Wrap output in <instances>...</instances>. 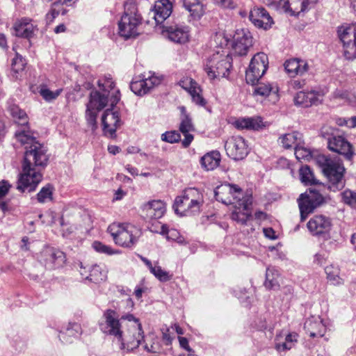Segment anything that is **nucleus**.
I'll return each instance as SVG.
<instances>
[{"label":"nucleus","mask_w":356,"mask_h":356,"mask_svg":"<svg viewBox=\"0 0 356 356\" xmlns=\"http://www.w3.org/2000/svg\"><path fill=\"white\" fill-rule=\"evenodd\" d=\"M320 94L316 91H300L294 97V102L296 105L303 107H309L313 104H317L319 102Z\"/></svg>","instance_id":"obj_27"},{"label":"nucleus","mask_w":356,"mask_h":356,"mask_svg":"<svg viewBox=\"0 0 356 356\" xmlns=\"http://www.w3.org/2000/svg\"><path fill=\"white\" fill-rule=\"evenodd\" d=\"M309 65L306 60L293 58L284 63V68L291 76H302L309 70Z\"/></svg>","instance_id":"obj_25"},{"label":"nucleus","mask_w":356,"mask_h":356,"mask_svg":"<svg viewBox=\"0 0 356 356\" xmlns=\"http://www.w3.org/2000/svg\"><path fill=\"white\" fill-rule=\"evenodd\" d=\"M337 35L343 44L345 58L356 59V26L342 25L338 27Z\"/></svg>","instance_id":"obj_10"},{"label":"nucleus","mask_w":356,"mask_h":356,"mask_svg":"<svg viewBox=\"0 0 356 356\" xmlns=\"http://www.w3.org/2000/svg\"><path fill=\"white\" fill-rule=\"evenodd\" d=\"M179 341L180 346L184 348V349H186L187 350V353L189 352V350H193L188 346V341L186 338L182 337H179Z\"/></svg>","instance_id":"obj_62"},{"label":"nucleus","mask_w":356,"mask_h":356,"mask_svg":"<svg viewBox=\"0 0 356 356\" xmlns=\"http://www.w3.org/2000/svg\"><path fill=\"white\" fill-rule=\"evenodd\" d=\"M257 83L256 87L254 88V93L257 95L260 96H268L272 88L269 84H266L263 83H258V81L256 83Z\"/></svg>","instance_id":"obj_53"},{"label":"nucleus","mask_w":356,"mask_h":356,"mask_svg":"<svg viewBox=\"0 0 356 356\" xmlns=\"http://www.w3.org/2000/svg\"><path fill=\"white\" fill-rule=\"evenodd\" d=\"M179 1L193 19H198L204 15V8L201 0H179Z\"/></svg>","instance_id":"obj_29"},{"label":"nucleus","mask_w":356,"mask_h":356,"mask_svg":"<svg viewBox=\"0 0 356 356\" xmlns=\"http://www.w3.org/2000/svg\"><path fill=\"white\" fill-rule=\"evenodd\" d=\"M81 332L79 324L69 323L65 328V331H61L59 334L60 340L63 343H70L72 337H76Z\"/></svg>","instance_id":"obj_35"},{"label":"nucleus","mask_w":356,"mask_h":356,"mask_svg":"<svg viewBox=\"0 0 356 356\" xmlns=\"http://www.w3.org/2000/svg\"><path fill=\"white\" fill-rule=\"evenodd\" d=\"M161 83V80L156 76H149L140 80L133 81L130 84V88L137 95L147 94L154 86Z\"/></svg>","instance_id":"obj_22"},{"label":"nucleus","mask_w":356,"mask_h":356,"mask_svg":"<svg viewBox=\"0 0 356 356\" xmlns=\"http://www.w3.org/2000/svg\"><path fill=\"white\" fill-rule=\"evenodd\" d=\"M325 272L327 279L334 284H339L342 282V280L339 277V269L338 267L330 265L325 267Z\"/></svg>","instance_id":"obj_42"},{"label":"nucleus","mask_w":356,"mask_h":356,"mask_svg":"<svg viewBox=\"0 0 356 356\" xmlns=\"http://www.w3.org/2000/svg\"><path fill=\"white\" fill-rule=\"evenodd\" d=\"M317 161L328 180L327 188L332 191L341 190L345 186V168L343 164L338 160L325 156H319Z\"/></svg>","instance_id":"obj_4"},{"label":"nucleus","mask_w":356,"mask_h":356,"mask_svg":"<svg viewBox=\"0 0 356 356\" xmlns=\"http://www.w3.org/2000/svg\"><path fill=\"white\" fill-rule=\"evenodd\" d=\"M318 0H291L289 1V9L283 10L286 13L291 12V15H296L300 13L307 11L312 8Z\"/></svg>","instance_id":"obj_28"},{"label":"nucleus","mask_w":356,"mask_h":356,"mask_svg":"<svg viewBox=\"0 0 356 356\" xmlns=\"http://www.w3.org/2000/svg\"><path fill=\"white\" fill-rule=\"evenodd\" d=\"M63 4H62V1L60 2H54L51 5V8L50 12L47 14L46 18L47 20L49 22H53V20L59 15L61 14L63 15H65L67 13V10L63 8Z\"/></svg>","instance_id":"obj_41"},{"label":"nucleus","mask_w":356,"mask_h":356,"mask_svg":"<svg viewBox=\"0 0 356 356\" xmlns=\"http://www.w3.org/2000/svg\"><path fill=\"white\" fill-rule=\"evenodd\" d=\"M186 202V197L184 194L176 197L173 204V209L176 213L179 214L180 216L189 215V211L188 209H187V204Z\"/></svg>","instance_id":"obj_39"},{"label":"nucleus","mask_w":356,"mask_h":356,"mask_svg":"<svg viewBox=\"0 0 356 356\" xmlns=\"http://www.w3.org/2000/svg\"><path fill=\"white\" fill-rule=\"evenodd\" d=\"M325 261H326V256H325V253L318 252L314 255V264L319 265V266H322L325 263Z\"/></svg>","instance_id":"obj_60"},{"label":"nucleus","mask_w":356,"mask_h":356,"mask_svg":"<svg viewBox=\"0 0 356 356\" xmlns=\"http://www.w3.org/2000/svg\"><path fill=\"white\" fill-rule=\"evenodd\" d=\"M179 109L181 113L179 131L184 136V139L181 143L184 147H188L193 140V136L190 134V132L194 131V126L192 123L191 118L186 113V108L181 106Z\"/></svg>","instance_id":"obj_21"},{"label":"nucleus","mask_w":356,"mask_h":356,"mask_svg":"<svg viewBox=\"0 0 356 356\" xmlns=\"http://www.w3.org/2000/svg\"><path fill=\"white\" fill-rule=\"evenodd\" d=\"M120 91L117 90L115 93H113L110 97L111 106L113 107L120 101Z\"/></svg>","instance_id":"obj_61"},{"label":"nucleus","mask_w":356,"mask_h":356,"mask_svg":"<svg viewBox=\"0 0 356 356\" xmlns=\"http://www.w3.org/2000/svg\"><path fill=\"white\" fill-rule=\"evenodd\" d=\"M10 184L6 181L2 180L0 181V200H1L8 192Z\"/></svg>","instance_id":"obj_58"},{"label":"nucleus","mask_w":356,"mask_h":356,"mask_svg":"<svg viewBox=\"0 0 356 356\" xmlns=\"http://www.w3.org/2000/svg\"><path fill=\"white\" fill-rule=\"evenodd\" d=\"M321 136L327 140V147L330 151L351 159L353 155L352 145L345 138L335 135L333 129L328 127L322 128Z\"/></svg>","instance_id":"obj_8"},{"label":"nucleus","mask_w":356,"mask_h":356,"mask_svg":"<svg viewBox=\"0 0 356 356\" xmlns=\"http://www.w3.org/2000/svg\"><path fill=\"white\" fill-rule=\"evenodd\" d=\"M309 188L305 193H302L298 199L300 212V220L304 221L307 216L325 202V197L322 193L325 188Z\"/></svg>","instance_id":"obj_7"},{"label":"nucleus","mask_w":356,"mask_h":356,"mask_svg":"<svg viewBox=\"0 0 356 356\" xmlns=\"http://www.w3.org/2000/svg\"><path fill=\"white\" fill-rule=\"evenodd\" d=\"M248 207H250V206ZM236 208H238L239 211L235 210L232 213V219L242 225L245 224L248 218L250 217V213L248 212L249 208H248L247 210H244L243 207H240L238 204Z\"/></svg>","instance_id":"obj_40"},{"label":"nucleus","mask_w":356,"mask_h":356,"mask_svg":"<svg viewBox=\"0 0 356 356\" xmlns=\"http://www.w3.org/2000/svg\"><path fill=\"white\" fill-rule=\"evenodd\" d=\"M25 60L22 56L16 54L15 57L12 60L11 69L15 73H19L24 70L26 65Z\"/></svg>","instance_id":"obj_47"},{"label":"nucleus","mask_w":356,"mask_h":356,"mask_svg":"<svg viewBox=\"0 0 356 356\" xmlns=\"http://www.w3.org/2000/svg\"><path fill=\"white\" fill-rule=\"evenodd\" d=\"M300 137V134L298 132L285 134L280 137L279 143L284 148L291 149L298 145L297 140Z\"/></svg>","instance_id":"obj_38"},{"label":"nucleus","mask_w":356,"mask_h":356,"mask_svg":"<svg viewBox=\"0 0 356 356\" xmlns=\"http://www.w3.org/2000/svg\"><path fill=\"white\" fill-rule=\"evenodd\" d=\"M37 199L40 203L51 200L52 199V186L48 184L42 187L37 195Z\"/></svg>","instance_id":"obj_44"},{"label":"nucleus","mask_w":356,"mask_h":356,"mask_svg":"<svg viewBox=\"0 0 356 356\" xmlns=\"http://www.w3.org/2000/svg\"><path fill=\"white\" fill-rule=\"evenodd\" d=\"M44 265L47 268L54 269L61 268L66 261L63 252L53 248H47L41 252Z\"/></svg>","instance_id":"obj_16"},{"label":"nucleus","mask_w":356,"mask_h":356,"mask_svg":"<svg viewBox=\"0 0 356 356\" xmlns=\"http://www.w3.org/2000/svg\"><path fill=\"white\" fill-rule=\"evenodd\" d=\"M15 34L17 37L29 38L33 33V26L28 19H22L14 26Z\"/></svg>","instance_id":"obj_33"},{"label":"nucleus","mask_w":356,"mask_h":356,"mask_svg":"<svg viewBox=\"0 0 356 356\" xmlns=\"http://www.w3.org/2000/svg\"><path fill=\"white\" fill-rule=\"evenodd\" d=\"M183 194L186 198L204 203V197L200 190L195 188H189L184 191Z\"/></svg>","instance_id":"obj_43"},{"label":"nucleus","mask_w":356,"mask_h":356,"mask_svg":"<svg viewBox=\"0 0 356 356\" xmlns=\"http://www.w3.org/2000/svg\"><path fill=\"white\" fill-rule=\"evenodd\" d=\"M227 154L234 160L243 159L248 154V145L240 136L229 138L225 143Z\"/></svg>","instance_id":"obj_13"},{"label":"nucleus","mask_w":356,"mask_h":356,"mask_svg":"<svg viewBox=\"0 0 356 356\" xmlns=\"http://www.w3.org/2000/svg\"><path fill=\"white\" fill-rule=\"evenodd\" d=\"M116 244L124 247H131L136 241L134 232L136 229L131 225L113 224L108 228Z\"/></svg>","instance_id":"obj_12"},{"label":"nucleus","mask_w":356,"mask_h":356,"mask_svg":"<svg viewBox=\"0 0 356 356\" xmlns=\"http://www.w3.org/2000/svg\"><path fill=\"white\" fill-rule=\"evenodd\" d=\"M334 96L335 98L340 99L344 101V102H347L348 104H353L355 96L346 91H341V90H337L334 93Z\"/></svg>","instance_id":"obj_57"},{"label":"nucleus","mask_w":356,"mask_h":356,"mask_svg":"<svg viewBox=\"0 0 356 356\" xmlns=\"http://www.w3.org/2000/svg\"><path fill=\"white\" fill-rule=\"evenodd\" d=\"M165 211V203L160 200L149 201L143 206V211L149 219L161 218Z\"/></svg>","instance_id":"obj_23"},{"label":"nucleus","mask_w":356,"mask_h":356,"mask_svg":"<svg viewBox=\"0 0 356 356\" xmlns=\"http://www.w3.org/2000/svg\"><path fill=\"white\" fill-rule=\"evenodd\" d=\"M161 282H167L171 280L172 275L163 270L160 266H154L150 271Z\"/></svg>","instance_id":"obj_48"},{"label":"nucleus","mask_w":356,"mask_h":356,"mask_svg":"<svg viewBox=\"0 0 356 356\" xmlns=\"http://www.w3.org/2000/svg\"><path fill=\"white\" fill-rule=\"evenodd\" d=\"M186 203L187 204V209H188L189 215L198 213L200 211V208L203 205V203L199 202L195 200H192L186 198Z\"/></svg>","instance_id":"obj_55"},{"label":"nucleus","mask_w":356,"mask_h":356,"mask_svg":"<svg viewBox=\"0 0 356 356\" xmlns=\"http://www.w3.org/2000/svg\"><path fill=\"white\" fill-rule=\"evenodd\" d=\"M17 140L25 146L22 172L20 174L17 189L21 192L26 190L33 191L42 181L40 168L48 163L47 149L36 140L29 130L24 129L15 133Z\"/></svg>","instance_id":"obj_2"},{"label":"nucleus","mask_w":356,"mask_h":356,"mask_svg":"<svg viewBox=\"0 0 356 356\" xmlns=\"http://www.w3.org/2000/svg\"><path fill=\"white\" fill-rule=\"evenodd\" d=\"M235 126L236 128L241 129L259 130L264 125L261 118L257 117L239 118L235 122Z\"/></svg>","instance_id":"obj_31"},{"label":"nucleus","mask_w":356,"mask_h":356,"mask_svg":"<svg viewBox=\"0 0 356 356\" xmlns=\"http://www.w3.org/2000/svg\"><path fill=\"white\" fill-rule=\"evenodd\" d=\"M304 82L300 80H294L291 82V86L294 89H299L302 87Z\"/></svg>","instance_id":"obj_64"},{"label":"nucleus","mask_w":356,"mask_h":356,"mask_svg":"<svg viewBox=\"0 0 356 356\" xmlns=\"http://www.w3.org/2000/svg\"><path fill=\"white\" fill-rule=\"evenodd\" d=\"M341 195L343 203L351 207L356 206V192L347 189L342 192Z\"/></svg>","instance_id":"obj_45"},{"label":"nucleus","mask_w":356,"mask_h":356,"mask_svg":"<svg viewBox=\"0 0 356 356\" xmlns=\"http://www.w3.org/2000/svg\"><path fill=\"white\" fill-rule=\"evenodd\" d=\"M280 274L277 270L273 267H269L266 269V280L264 286L268 289H277L280 286L279 283Z\"/></svg>","instance_id":"obj_36"},{"label":"nucleus","mask_w":356,"mask_h":356,"mask_svg":"<svg viewBox=\"0 0 356 356\" xmlns=\"http://www.w3.org/2000/svg\"><path fill=\"white\" fill-rule=\"evenodd\" d=\"M142 24V17L138 12L134 0H127L124 3V11L118 22V33L120 36L127 39L139 34V27Z\"/></svg>","instance_id":"obj_5"},{"label":"nucleus","mask_w":356,"mask_h":356,"mask_svg":"<svg viewBox=\"0 0 356 356\" xmlns=\"http://www.w3.org/2000/svg\"><path fill=\"white\" fill-rule=\"evenodd\" d=\"M284 336L281 334H277L275 339V348L278 351H284L292 348L298 341V334L296 332L284 335V341H282Z\"/></svg>","instance_id":"obj_30"},{"label":"nucleus","mask_w":356,"mask_h":356,"mask_svg":"<svg viewBox=\"0 0 356 356\" xmlns=\"http://www.w3.org/2000/svg\"><path fill=\"white\" fill-rule=\"evenodd\" d=\"M104 135L111 138L115 136L116 130L122 124L119 112L113 109H106L102 118Z\"/></svg>","instance_id":"obj_15"},{"label":"nucleus","mask_w":356,"mask_h":356,"mask_svg":"<svg viewBox=\"0 0 356 356\" xmlns=\"http://www.w3.org/2000/svg\"><path fill=\"white\" fill-rule=\"evenodd\" d=\"M161 140L167 143H174L181 140V136L176 131H166L161 134Z\"/></svg>","instance_id":"obj_51"},{"label":"nucleus","mask_w":356,"mask_h":356,"mask_svg":"<svg viewBox=\"0 0 356 356\" xmlns=\"http://www.w3.org/2000/svg\"><path fill=\"white\" fill-rule=\"evenodd\" d=\"M104 323H100L101 330L106 334L113 337L120 343V348L128 351L137 348L143 342V348L148 353H159L161 350L160 339L154 333L143 335L139 320L132 314L122 316L119 318L117 312L107 309L104 313Z\"/></svg>","instance_id":"obj_1"},{"label":"nucleus","mask_w":356,"mask_h":356,"mask_svg":"<svg viewBox=\"0 0 356 356\" xmlns=\"http://www.w3.org/2000/svg\"><path fill=\"white\" fill-rule=\"evenodd\" d=\"M231 60L229 56H222L218 53L213 54L204 68L208 76L211 79L227 77L232 67Z\"/></svg>","instance_id":"obj_9"},{"label":"nucleus","mask_w":356,"mask_h":356,"mask_svg":"<svg viewBox=\"0 0 356 356\" xmlns=\"http://www.w3.org/2000/svg\"><path fill=\"white\" fill-rule=\"evenodd\" d=\"M172 5L169 0H160L156 2L154 18L157 24H162L172 13Z\"/></svg>","instance_id":"obj_26"},{"label":"nucleus","mask_w":356,"mask_h":356,"mask_svg":"<svg viewBox=\"0 0 356 356\" xmlns=\"http://www.w3.org/2000/svg\"><path fill=\"white\" fill-rule=\"evenodd\" d=\"M216 3L225 8H234L236 3L233 0H215Z\"/></svg>","instance_id":"obj_59"},{"label":"nucleus","mask_w":356,"mask_h":356,"mask_svg":"<svg viewBox=\"0 0 356 356\" xmlns=\"http://www.w3.org/2000/svg\"><path fill=\"white\" fill-rule=\"evenodd\" d=\"M201 92L202 90L200 87H199L196 88V90H193V92L190 95L194 103H195L197 105L204 106L207 104V102L201 95Z\"/></svg>","instance_id":"obj_54"},{"label":"nucleus","mask_w":356,"mask_h":356,"mask_svg":"<svg viewBox=\"0 0 356 356\" xmlns=\"http://www.w3.org/2000/svg\"><path fill=\"white\" fill-rule=\"evenodd\" d=\"M98 85L102 89L104 93L102 94L98 91L91 92L86 113L88 124L91 127L92 131H95L97 127V113L107 105L110 90H113L115 87V83L111 79L105 80L103 83L99 81Z\"/></svg>","instance_id":"obj_3"},{"label":"nucleus","mask_w":356,"mask_h":356,"mask_svg":"<svg viewBox=\"0 0 356 356\" xmlns=\"http://www.w3.org/2000/svg\"><path fill=\"white\" fill-rule=\"evenodd\" d=\"M61 91L62 89H58L54 92L48 88H42L40 90V94L46 101L50 102L56 99L60 94Z\"/></svg>","instance_id":"obj_49"},{"label":"nucleus","mask_w":356,"mask_h":356,"mask_svg":"<svg viewBox=\"0 0 356 356\" xmlns=\"http://www.w3.org/2000/svg\"><path fill=\"white\" fill-rule=\"evenodd\" d=\"M179 86L186 90L189 94L193 92V90H196L199 88L197 83L191 78H186L179 81Z\"/></svg>","instance_id":"obj_50"},{"label":"nucleus","mask_w":356,"mask_h":356,"mask_svg":"<svg viewBox=\"0 0 356 356\" xmlns=\"http://www.w3.org/2000/svg\"><path fill=\"white\" fill-rule=\"evenodd\" d=\"M268 65V56L263 53H257L252 58L249 67L246 70L245 79L248 83L255 85L265 74Z\"/></svg>","instance_id":"obj_11"},{"label":"nucleus","mask_w":356,"mask_h":356,"mask_svg":"<svg viewBox=\"0 0 356 356\" xmlns=\"http://www.w3.org/2000/svg\"><path fill=\"white\" fill-rule=\"evenodd\" d=\"M300 179L302 184L306 186H317L321 188H326L324 184H321L314 177V173L308 165H303L299 170Z\"/></svg>","instance_id":"obj_32"},{"label":"nucleus","mask_w":356,"mask_h":356,"mask_svg":"<svg viewBox=\"0 0 356 356\" xmlns=\"http://www.w3.org/2000/svg\"><path fill=\"white\" fill-rule=\"evenodd\" d=\"M8 110L13 118L15 119L16 123L21 126H25L28 124V117L26 113L19 107L12 103H8Z\"/></svg>","instance_id":"obj_37"},{"label":"nucleus","mask_w":356,"mask_h":356,"mask_svg":"<svg viewBox=\"0 0 356 356\" xmlns=\"http://www.w3.org/2000/svg\"><path fill=\"white\" fill-rule=\"evenodd\" d=\"M295 155L298 160H309L312 157L311 152L309 149L298 145L295 147Z\"/></svg>","instance_id":"obj_56"},{"label":"nucleus","mask_w":356,"mask_h":356,"mask_svg":"<svg viewBox=\"0 0 356 356\" xmlns=\"http://www.w3.org/2000/svg\"><path fill=\"white\" fill-rule=\"evenodd\" d=\"M92 248L96 252L108 255H112L118 253L117 250H114L110 246L106 245L99 241H94L92 243Z\"/></svg>","instance_id":"obj_46"},{"label":"nucleus","mask_w":356,"mask_h":356,"mask_svg":"<svg viewBox=\"0 0 356 356\" xmlns=\"http://www.w3.org/2000/svg\"><path fill=\"white\" fill-rule=\"evenodd\" d=\"M252 45V37L248 31L238 30L234 35L232 48L239 56L246 55L248 49Z\"/></svg>","instance_id":"obj_17"},{"label":"nucleus","mask_w":356,"mask_h":356,"mask_svg":"<svg viewBox=\"0 0 356 356\" xmlns=\"http://www.w3.org/2000/svg\"><path fill=\"white\" fill-rule=\"evenodd\" d=\"M262 3L268 6H273L275 8H282V10L289 9V1L284 0H260Z\"/></svg>","instance_id":"obj_52"},{"label":"nucleus","mask_w":356,"mask_h":356,"mask_svg":"<svg viewBox=\"0 0 356 356\" xmlns=\"http://www.w3.org/2000/svg\"><path fill=\"white\" fill-rule=\"evenodd\" d=\"M309 232L313 236H322L323 238L329 235L332 227V222L330 218L324 215H316L307 223Z\"/></svg>","instance_id":"obj_14"},{"label":"nucleus","mask_w":356,"mask_h":356,"mask_svg":"<svg viewBox=\"0 0 356 356\" xmlns=\"http://www.w3.org/2000/svg\"><path fill=\"white\" fill-rule=\"evenodd\" d=\"M80 268V274L82 277L90 282L99 284L107 278V271L99 265L83 266L81 263Z\"/></svg>","instance_id":"obj_19"},{"label":"nucleus","mask_w":356,"mask_h":356,"mask_svg":"<svg viewBox=\"0 0 356 356\" xmlns=\"http://www.w3.org/2000/svg\"><path fill=\"white\" fill-rule=\"evenodd\" d=\"M304 328L309 337L312 338L322 337L326 331L325 325L319 317L308 318L305 323Z\"/></svg>","instance_id":"obj_24"},{"label":"nucleus","mask_w":356,"mask_h":356,"mask_svg":"<svg viewBox=\"0 0 356 356\" xmlns=\"http://www.w3.org/2000/svg\"><path fill=\"white\" fill-rule=\"evenodd\" d=\"M249 19L258 28L265 30L270 29L273 20L268 11L261 7H254L250 11Z\"/></svg>","instance_id":"obj_20"},{"label":"nucleus","mask_w":356,"mask_h":356,"mask_svg":"<svg viewBox=\"0 0 356 356\" xmlns=\"http://www.w3.org/2000/svg\"><path fill=\"white\" fill-rule=\"evenodd\" d=\"M216 200L225 204H237L247 210L252 204L251 195H243L242 189L236 184H225L218 186L214 191Z\"/></svg>","instance_id":"obj_6"},{"label":"nucleus","mask_w":356,"mask_h":356,"mask_svg":"<svg viewBox=\"0 0 356 356\" xmlns=\"http://www.w3.org/2000/svg\"><path fill=\"white\" fill-rule=\"evenodd\" d=\"M168 331L165 332H163V341H164L165 344L168 346L171 344L172 342V338L170 336Z\"/></svg>","instance_id":"obj_63"},{"label":"nucleus","mask_w":356,"mask_h":356,"mask_svg":"<svg viewBox=\"0 0 356 356\" xmlns=\"http://www.w3.org/2000/svg\"><path fill=\"white\" fill-rule=\"evenodd\" d=\"M188 28L178 24L162 26L161 33L175 43H185L188 40Z\"/></svg>","instance_id":"obj_18"},{"label":"nucleus","mask_w":356,"mask_h":356,"mask_svg":"<svg viewBox=\"0 0 356 356\" xmlns=\"http://www.w3.org/2000/svg\"><path fill=\"white\" fill-rule=\"evenodd\" d=\"M220 162V154L217 151L206 154L201 159L202 166L207 170H213L218 167Z\"/></svg>","instance_id":"obj_34"}]
</instances>
